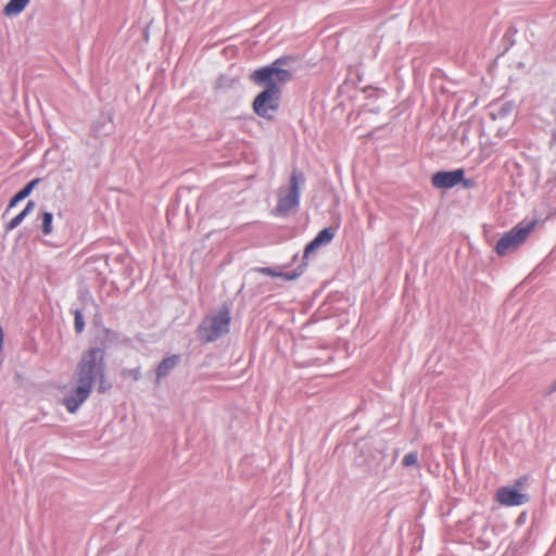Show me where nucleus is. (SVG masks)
Returning <instances> with one entry per match:
<instances>
[{"mask_svg":"<svg viewBox=\"0 0 556 556\" xmlns=\"http://www.w3.org/2000/svg\"><path fill=\"white\" fill-rule=\"evenodd\" d=\"M464 169L438 172L432 176V185L438 189H450L464 180Z\"/></svg>","mask_w":556,"mask_h":556,"instance_id":"obj_7","label":"nucleus"},{"mask_svg":"<svg viewBox=\"0 0 556 556\" xmlns=\"http://www.w3.org/2000/svg\"><path fill=\"white\" fill-rule=\"evenodd\" d=\"M534 226L535 222H531L526 226L521 224L515 226L497 241L495 247L496 253L504 256L508 252L516 250L527 240L529 233L534 229Z\"/></svg>","mask_w":556,"mask_h":556,"instance_id":"obj_5","label":"nucleus"},{"mask_svg":"<svg viewBox=\"0 0 556 556\" xmlns=\"http://www.w3.org/2000/svg\"><path fill=\"white\" fill-rule=\"evenodd\" d=\"M230 315L228 307L206 316L198 329V337L203 343L214 342L229 331Z\"/></svg>","mask_w":556,"mask_h":556,"instance_id":"obj_3","label":"nucleus"},{"mask_svg":"<svg viewBox=\"0 0 556 556\" xmlns=\"http://www.w3.org/2000/svg\"><path fill=\"white\" fill-rule=\"evenodd\" d=\"M303 180V174L300 170L294 169L290 177V185L279 188L278 201L275 208L277 214L286 215L299 205L300 185Z\"/></svg>","mask_w":556,"mask_h":556,"instance_id":"obj_4","label":"nucleus"},{"mask_svg":"<svg viewBox=\"0 0 556 556\" xmlns=\"http://www.w3.org/2000/svg\"><path fill=\"white\" fill-rule=\"evenodd\" d=\"M418 460V455L416 452H410V453H407L403 459H402V464L403 466L405 467H409V466H413L417 463Z\"/></svg>","mask_w":556,"mask_h":556,"instance_id":"obj_13","label":"nucleus"},{"mask_svg":"<svg viewBox=\"0 0 556 556\" xmlns=\"http://www.w3.org/2000/svg\"><path fill=\"white\" fill-rule=\"evenodd\" d=\"M180 357L178 355H172L164 358L156 368V378L161 379L167 377L178 365Z\"/></svg>","mask_w":556,"mask_h":556,"instance_id":"obj_9","label":"nucleus"},{"mask_svg":"<svg viewBox=\"0 0 556 556\" xmlns=\"http://www.w3.org/2000/svg\"><path fill=\"white\" fill-rule=\"evenodd\" d=\"M40 219H41L40 229H41L43 236H50L53 231V228H52L53 215H52V213H50L48 211L42 212L40 215Z\"/></svg>","mask_w":556,"mask_h":556,"instance_id":"obj_11","label":"nucleus"},{"mask_svg":"<svg viewBox=\"0 0 556 556\" xmlns=\"http://www.w3.org/2000/svg\"><path fill=\"white\" fill-rule=\"evenodd\" d=\"M104 382V351L99 348L89 349L83 353L73 377L56 387V397L68 413L74 414L90 396L96 384L99 392L108 390Z\"/></svg>","mask_w":556,"mask_h":556,"instance_id":"obj_1","label":"nucleus"},{"mask_svg":"<svg viewBox=\"0 0 556 556\" xmlns=\"http://www.w3.org/2000/svg\"><path fill=\"white\" fill-rule=\"evenodd\" d=\"M34 207H35V202L29 201L23 211L26 212V214L28 215L33 211Z\"/></svg>","mask_w":556,"mask_h":556,"instance_id":"obj_18","label":"nucleus"},{"mask_svg":"<svg viewBox=\"0 0 556 556\" xmlns=\"http://www.w3.org/2000/svg\"><path fill=\"white\" fill-rule=\"evenodd\" d=\"M556 391V380L553 382L552 387H551V392H554Z\"/></svg>","mask_w":556,"mask_h":556,"instance_id":"obj_19","label":"nucleus"},{"mask_svg":"<svg viewBox=\"0 0 556 556\" xmlns=\"http://www.w3.org/2000/svg\"><path fill=\"white\" fill-rule=\"evenodd\" d=\"M27 216L26 212L22 211L17 216H15L7 226L8 230H12L16 228L23 219Z\"/></svg>","mask_w":556,"mask_h":556,"instance_id":"obj_14","label":"nucleus"},{"mask_svg":"<svg viewBox=\"0 0 556 556\" xmlns=\"http://www.w3.org/2000/svg\"><path fill=\"white\" fill-rule=\"evenodd\" d=\"M24 200V198L22 197V194H20L18 192L11 199L10 201V204H9V208L13 207L17 202Z\"/></svg>","mask_w":556,"mask_h":556,"instance_id":"obj_17","label":"nucleus"},{"mask_svg":"<svg viewBox=\"0 0 556 556\" xmlns=\"http://www.w3.org/2000/svg\"><path fill=\"white\" fill-rule=\"evenodd\" d=\"M125 375H128L129 377H131L134 380H138L140 378V371L139 369H130V370H127L125 371Z\"/></svg>","mask_w":556,"mask_h":556,"instance_id":"obj_16","label":"nucleus"},{"mask_svg":"<svg viewBox=\"0 0 556 556\" xmlns=\"http://www.w3.org/2000/svg\"><path fill=\"white\" fill-rule=\"evenodd\" d=\"M279 60L269 66L254 71L250 79L264 87L253 101L252 108L256 115L266 119H274L281 102V88L292 79L290 71L278 66Z\"/></svg>","mask_w":556,"mask_h":556,"instance_id":"obj_2","label":"nucleus"},{"mask_svg":"<svg viewBox=\"0 0 556 556\" xmlns=\"http://www.w3.org/2000/svg\"><path fill=\"white\" fill-rule=\"evenodd\" d=\"M333 239V232L329 228H325L318 232L314 240H312L304 250V258L315 251L318 247L329 243Z\"/></svg>","mask_w":556,"mask_h":556,"instance_id":"obj_8","label":"nucleus"},{"mask_svg":"<svg viewBox=\"0 0 556 556\" xmlns=\"http://www.w3.org/2000/svg\"><path fill=\"white\" fill-rule=\"evenodd\" d=\"M85 328L83 314L80 311H75V329L77 332H81Z\"/></svg>","mask_w":556,"mask_h":556,"instance_id":"obj_15","label":"nucleus"},{"mask_svg":"<svg viewBox=\"0 0 556 556\" xmlns=\"http://www.w3.org/2000/svg\"><path fill=\"white\" fill-rule=\"evenodd\" d=\"M39 178L33 179L21 191H18V193L22 194L24 199L27 198L34 188L39 184Z\"/></svg>","mask_w":556,"mask_h":556,"instance_id":"obj_12","label":"nucleus"},{"mask_svg":"<svg viewBox=\"0 0 556 556\" xmlns=\"http://www.w3.org/2000/svg\"><path fill=\"white\" fill-rule=\"evenodd\" d=\"M29 3V0H11L3 9L7 16L20 14Z\"/></svg>","mask_w":556,"mask_h":556,"instance_id":"obj_10","label":"nucleus"},{"mask_svg":"<svg viewBox=\"0 0 556 556\" xmlns=\"http://www.w3.org/2000/svg\"><path fill=\"white\" fill-rule=\"evenodd\" d=\"M496 501L503 506H519L529 501V496L511 486H502L496 491Z\"/></svg>","mask_w":556,"mask_h":556,"instance_id":"obj_6","label":"nucleus"}]
</instances>
